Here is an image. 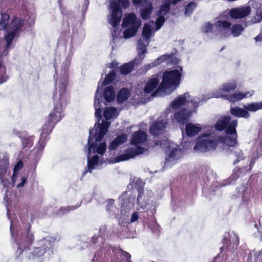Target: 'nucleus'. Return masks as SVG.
Wrapping results in <instances>:
<instances>
[{
	"mask_svg": "<svg viewBox=\"0 0 262 262\" xmlns=\"http://www.w3.org/2000/svg\"><path fill=\"white\" fill-rule=\"evenodd\" d=\"M64 70L63 75L61 76L58 84V99L55 104L54 110L48 116V121L43 124L40 136L41 138H47L51 134L55 125L60 121L64 115L63 110L66 107L70 99V95L67 91L69 84L68 68L70 65L69 60H66L63 63Z\"/></svg>",
	"mask_w": 262,
	"mask_h": 262,
	"instance_id": "f257e3e1",
	"label": "nucleus"
},
{
	"mask_svg": "<svg viewBox=\"0 0 262 262\" xmlns=\"http://www.w3.org/2000/svg\"><path fill=\"white\" fill-rule=\"evenodd\" d=\"M31 225L30 223L24 228L20 229L17 234L14 236L12 226H10V231L13 237H15V242L18 245V249L16 252V256H19L26 249H29L33 243L35 237L30 231Z\"/></svg>",
	"mask_w": 262,
	"mask_h": 262,
	"instance_id": "f03ea898",
	"label": "nucleus"
},
{
	"mask_svg": "<svg viewBox=\"0 0 262 262\" xmlns=\"http://www.w3.org/2000/svg\"><path fill=\"white\" fill-rule=\"evenodd\" d=\"M231 117L225 116L220 119L215 124V128L218 131L225 130L226 133L232 136L228 137L229 142L228 145L234 146L237 144V134L236 128L238 125L237 120L231 121Z\"/></svg>",
	"mask_w": 262,
	"mask_h": 262,
	"instance_id": "7ed1b4c3",
	"label": "nucleus"
},
{
	"mask_svg": "<svg viewBox=\"0 0 262 262\" xmlns=\"http://www.w3.org/2000/svg\"><path fill=\"white\" fill-rule=\"evenodd\" d=\"M181 76L182 74L178 69L165 71L163 75L162 81L158 89L153 93L152 96H155L159 90L176 89L180 84Z\"/></svg>",
	"mask_w": 262,
	"mask_h": 262,
	"instance_id": "20e7f679",
	"label": "nucleus"
},
{
	"mask_svg": "<svg viewBox=\"0 0 262 262\" xmlns=\"http://www.w3.org/2000/svg\"><path fill=\"white\" fill-rule=\"evenodd\" d=\"M118 3L114 2L111 4L112 10L110 17L108 18L109 23L113 27H117L120 23L122 12L119 4L124 8L129 6V0H117Z\"/></svg>",
	"mask_w": 262,
	"mask_h": 262,
	"instance_id": "39448f33",
	"label": "nucleus"
},
{
	"mask_svg": "<svg viewBox=\"0 0 262 262\" xmlns=\"http://www.w3.org/2000/svg\"><path fill=\"white\" fill-rule=\"evenodd\" d=\"M52 246L53 243L50 240L45 238L41 239L37 243L36 246L34 248L31 253V256L33 258L42 256Z\"/></svg>",
	"mask_w": 262,
	"mask_h": 262,
	"instance_id": "423d86ee",
	"label": "nucleus"
},
{
	"mask_svg": "<svg viewBox=\"0 0 262 262\" xmlns=\"http://www.w3.org/2000/svg\"><path fill=\"white\" fill-rule=\"evenodd\" d=\"M93 130H90L89 132V137L88 139V152L89 155L92 152V149L93 150V152L94 153L97 152V154L103 155L105 151L106 148V144L105 142L100 143L99 145H98V142L95 141V142H94L93 141L95 139V136H93Z\"/></svg>",
	"mask_w": 262,
	"mask_h": 262,
	"instance_id": "0eeeda50",
	"label": "nucleus"
},
{
	"mask_svg": "<svg viewBox=\"0 0 262 262\" xmlns=\"http://www.w3.org/2000/svg\"><path fill=\"white\" fill-rule=\"evenodd\" d=\"M217 144L218 141L216 140L204 139L196 143L194 149L202 152L213 150L216 148Z\"/></svg>",
	"mask_w": 262,
	"mask_h": 262,
	"instance_id": "6e6552de",
	"label": "nucleus"
},
{
	"mask_svg": "<svg viewBox=\"0 0 262 262\" xmlns=\"http://www.w3.org/2000/svg\"><path fill=\"white\" fill-rule=\"evenodd\" d=\"M167 123L163 120L159 119L150 126L149 132L154 136H158L164 134Z\"/></svg>",
	"mask_w": 262,
	"mask_h": 262,
	"instance_id": "1a4fd4ad",
	"label": "nucleus"
},
{
	"mask_svg": "<svg viewBox=\"0 0 262 262\" xmlns=\"http://www.w3.org/2000/svg\"><path fill=\"white\" fill-rule=\"evenodd\" d=\"M110 123L103 120L102 123L97 124V128L95 130V133H93V135L95 136V141L96 142H101L103 139L105 135L107 133Z\"/></svg>",
	"mask_w": 262,
	"mask_h": 262,
	"instance_id": "9d476101",
	"label": "nucleus"
},
{
	"mask_svg": "<svg viewBox=\"0 0 262 262\" xmlns=\"http://www.w3.org/2000/svg\"><path fill=\"white\" fill-rule=\"evenodd\" d=\"M147 140L146 133L141 130L134 132L132 134L130 139V143L134 146L142 145Z\"/></svg>",
	"mask_w": 262,
	"mask_h": 262,
	"instance_id": "9b49d317",
	"label": "nucleus"
},
{
	"mask_svg": "<svg viewBox=\"0 0 262 262\" xmlns=\"http://www.w3.org/2000/svg\"><path fill=\"white\" fill-rule=\"evenodd\" d=\"M192 113L191 110L183 108L174 113V119L178 123L183 125L188 121Z\"/></svg>",
	"mask_w": 262,
	"mask_h": 262,
	"instance_id": "f8f14e48",
	"label": "nucleus"
},
{
	"mask_svg": "<svg viewBox=\"0 0 262 262\" xmlns=\"http://www.w3.org/2000/svg\"><path fill=\"white\" fill-rule=\"evenodd\" d=\"M251 12L249 6L232 9L230 11V16L234 19L243 18L249 15Z\"/></svg>",
	"mask_w": 262,
	"mask_h": 262,
	"instance_id": "ddd939ff",
	"label": "nucleus"
},
{
	"mask_svg": "<svg viewBox=\"0 0 262 262\" xmlns=\"http://www.w3.org/2000/svg\"><path fill=\"white\" fill-rule=\"evenodd\" d=\"M102 98V95L100 92L99 91V88H98L95 95V99H94V107L95 109V117L98 119V122H99L102 118V109L101 108V104Z\"/></svg>",
	"mask_w": 262,
	"mask_h": 262,
	"instance_id": "4468645a",
	"label": "nucleus"
},
{
	"mask_svg": "<svg viewBox=\"0 0 262 262\" xmlns=\"http://www.w3.org/2000/svg\"><path fill=\"white\" fill-rule=\"evenodd\" d=\"M254 164V162L252 161H251L248 168H247V167H235L231 176L232 179L236 180L241 176H244L246 175L247 172H250Z\"/></svg>",
	"mask_w": 262,
	"mask_h": 262,
	"instance_id": "2eb2a0df",
	"label": "nucleus"
},
{
	"mask_svg": "<svg viewBox=\"0 0 262 262\" xmlns=\"http://www.w3.org/2000/svg\"><path fill=\"white\" fill-rule=\"evenodd\" d=\"M122 25L123 28L139 25V28L141 25V21L137 19V16L135 13H130L123 19Z\"/></svg>",
	"mask_w": 262,
	"mask_h": 262,
	"instance_id": "dca6fc26",
	"label": "nucleus"
},
{
	"mask_svg": "<svg viewBox=\"0 0 262 262\" xmlns=\"http://www.w3.org/2000/svg\"><path fill=\"white\" fill-rule=\"evenodd\" d=\"M202 130L200 124H194L188 122L185 124V133L188 137H192L195 136Z\"/></svg>",
	"mask_w": 262,
	"mask_h": 262,
	"instance_id": "f3484780",
	"label": "nucleus"
},
{
	"mask_svg": "<svg viewBox=\"0 0 262 262\" xmlns=\"http://www.w3.org/2000/svg\"><path fill=\"white\" fill-rule=\"evenodd\" d=\"M115 257L118 262H127L130 260V254L119 248L114 251Z\"/></svg>",
	"mask_w": 262,
	"mask_h": 262,
	"instance_id": "a211bd4d",
	"label": "nucleus"
},
{
	"mask_svg": "<svg viewBox=\"0 0 262 262\" xmlns=\"http://www.w3.org/2000/svg\"><path fill=\"white\" fill-rule=\"evenodd\" d=\"M189 97V93H185L181 95L175 99L171 102V107L173 109H179L180 107L184 105L187 102V98Z\"/></svg>",
	"mask_w": 262,
	"mask_h": 262,
	"instance_id": "6ab92c4d",
	"label": "nucleus"
},
{
	"mask_svg": "<svg viewBox=\"0 0 262 262\" xmlns=\"http://www.w3.org/2000/svg\"><path fill=\"white\" fill-rule=\"evenodd\" d=\"M127 140V136L125 134H122L117 136L110 143L108 149L111 150H115L120 145L125 143Z\"/></svg>",
	"mask_w": 262,
	"mask_h": 262,
	"instance_id": "aec40b11",
	"label": "nucleus"
},
{
	"mask_svg": "<svg viewBox=\"0 0 262 262\" xmlns=\"http://www.w3.org/2000/svg\"><path fill=\"white\" fill-rule=\"evenodd\" d=\"M168 60H170L171 63H178V59L176 57H174V54L172 53L170 54H164L161 56L160 57H158L157 59L154 60V64L158 65L161 64L162 62Z\"/></svg>",
	"mask_w": 262,
	"mask_h": 262,
	"instance_id": "412c9836",
	"label": "nucleus"
},
{
	"mask_svg": "<svg viewBox=\"0 0 262 262\" xmlns=\"http://www.w3.org/2000/svg\"><path fill=\"white\" fill-rule=\"evenodd\" d=\"M159 83V79L157 77L150 78L144 87V92L146 94L151 93L157 87Z\"/></svg>",
	"mask_w": 262,
	"mask_h": 262,
	"instance_id": "4be33fe9",
	"label": "nucleus"
},
{
	"mask_svg": "<svg viewBox=\"0 0 262 262\" xmlns=\"http://www.w3.org/2000/svg\"><path fill=\"white\" fill-rule=\"evenodd\" d=\"M116 93L113 86L106 87L103 92V97L107 102L113 101L115 98Z\"/></svg>",
	"mask_w": 262,
	"mask_h": 262,
	"instance_id": "5701e85b",
	"label": "nucleus"
},
{
	"mask_svg": "<svg viewBox=\"0 0 262 262\" xmlns=\"http://www.w3.org/2000/svg\"><path fill=\"white\" fill-rule=\"evenodd\" d=\"M230 113L233 116L238 117L248 118L250 116L249 112L245 108L243 109L238 106L231 108Z\"/></svg>",
	"mask_w": 262,
	"mask_h": 262,
	"instance_id": "b1692460",
	"label": "nucleus"
},
{
	"mask_svg": "<svg viewBox=\"0 0 262 262\" xmlns=\"http://www.w3.org/2000/svg\"><path fill=\"white\" fill-rule=\"evenodd\" d=\"M99 160V158L98 155H94L92 158H90V155L88 154L87 165L88 170H86L85 172H87L88 171L92 172V170L95 168L96 166L98 165Z\"/></svg>",
	"mask_w": 262,
	"mask_h": 262,
	"instance_id": "393cba45",
	"label": "nucleus"
},
{
	"mask_svg": "<svg viewBox=\"0 0 262 262\" xmlns=\"http://www.w3.org/2000/svg\"><path fill=\"white\" fill-rule=\"evenodd\" d=\"M12 31L19 35V33L24 25V20L19 17H15L12 21Z\"/></svg>",
	"mask_w": 262,
	"mask_h": 262,
	"instance_id": "a878e982",
	"label": "nucleus"
},
{
	"mask_svg": "<svg viewBox=\"0 0 262 262\" xmlns=\"http://www.w3.org/2000/svg\"><path fill=\"white\" fill-rule=\"evenodd\" d=\"M9 166V160L7 157L0 159V177H5Z\"/></svg>",
	"mask_w": 262,
	"mask_h": 262,
	"instance_id": "bb28decb",
	"label": "nucleus"
},
{
	"mask_svg": "<svg viewBox=\"0 0 262 262\" xmlns=\"http://www.w3.org/2000/svg\"><path fill=\"white\" fill-rule=\"evenodd\" d=\"M229 147H232L233 148L232 149H230L231 153L233 154L236 158V159L233 161V164L235 165L237 163H238L239 161L244 160L245 159V157L243 154V151L237 148H234V146H229Z\"/></svg>",
	"mask_w": 262,
	"mask_h": 262,
	"instance_id": "cd10ccee",
	"label": "nucleus"
},
{
	"mask_svg": "<svg viewBox=\"0 0 262 262\" xmlns=\"http://www.w3.org/2000/svg\"><path fill=\"white\" fill-rule=\"evenodd\" d=\"M245 96L242 95V93H235L232 94H228L222 95V97L225 99L229 100L231 102H235L239 101L244 98Z\"/></svg>",
	"mask_w": 262,
	"mask_h": 262,
	"instance_id": "c85d7f7f",
	"label": "nucleus"
},
{
	"mask_svg": "<svg viewBox=\"0 0 262 262\" xmlns=\"http://www.w3.org/2000/svg\"><path fill=\"white\" fill-rule=\"evenodd\" d=\"M153 10L152 5L151 3H148L145 8L141 9V16L144 20H147L150 17Z\"/></svg>",
	"mask_w": 262,
	"mask_h": 262,
	"instance_id": "c756f323",
	"label": "nucleus"
},
{
	"mask_svg": "<svg viewBox=\"0 0 262 262\" xmlns=\"http://www.w3.org/2000/svg\"><path fill=\"white\" fill-rule=\"evenodd\" d=\"M129 92L127 88H122L118 92L117 96V100L119 103H123L128 99Z\"/></svg>",
	"mask_w": 262,
	"mask_h": 262,
	"instance_id": "7c9ffc66",
	"label": "nucleus"
},
{
	"mask_svg": "<svg viewBox=\"0 0 262 262\" xmlns=\"http://www.w3.org/2000/svg\"><path fill=\"white\" fill-rule=\"evenodd\" d=\"M134 66V63L133 61L124 63L119 67V72L123 75H127L132 71Z\"/></svg>",
	"mask_w": 262,
	"mask_h": 262,
	"instance_id": "2f4dec72",
	"label": "nucleus"
},
{
	"mask_svg": "<svg viewBox=\"0 0 262 262\" xmlns=\"http://www.w3.org/2000/svg\"><path fill=\"white\" fill-rule=\"evenodd\" d=\"M139 28V25L136 26L128 27L123 32L124 37L126 39L129 38L136 35Z\"/></svg>",
	"mask_w": 262,
	"mask_h": 262,
	"instance_id": "473e14b6",
	"label": "nucleus"
},
{
	"mask_svg": "<svg viewBox=\"0 0 262 262\" xmlns=\"http://www.w3.org/2000/svg\"><path fill=\"white\" fill-rule=\"evenodd\" d=\"M244 107L248 112L250 111L254 112L259 110L262 109V101L248 103L247 105H244Z\"/></svg>",
	"mask_w": 262,
	"mask_h": 262,
	"instance_id": "72a5a7b5",
	"label": "nucleus"
},
{
	"mask_svg": "<svg viewBox=\"0 0 262 262\" xmlns=\"http://www.w3.org/2000/svg\"><path fill=\"white\" fill-rule=\"evenodd\" d=\"M135 157V154L131 152L130 148L125 151L124 154H121L115 158L116 162H119L129 160L130 158Z\"/></svg>",
	"mask_w": 262,
	"mask_h": 262,
	"instance_id": "f704fd0d",
	"label": "nucleus"
},
{
	"mask_svg": "<svg viewBox=\"0 0 262 262\" xmlns=\"http://www.w3.org/2000/svg\"><path fill=\"white\" fill-rule=\"evenodd\" d=\"M116 73L114 70H112L105 76L104 80L101 83V86H104L111 83L115 79Z\"/></svg>",
	"mask_w": 262,
	"mask_h": 262,
	"instance_id": "c9c22d12",
	"label": "nucleus"
},
{
	"mask_svg": "<svg viewBox=\"0 0 262 262\" xmlns=\"http://www.w3.org/2000/svg\"><path fill=\"white\" fill-rule=\"evenodd\" d=\"M19 34H17L12 30L7 33L5 35V38L6 41V47L8 48L11 45L14 38L15 37H18Z\"/></svg>",
	"mask_w": 262,
	"mask_h": 262,
	"instance_id": "e433bc0d",
	"label": "nucleus"
},
{
	"mask_svg": "<svg viewBox=\"0 0 262 262\" xmlns=\"http://www.w3.org/2000/svg\"><path fill=\"white\" fill-rule=\"evenodd\" d=\"M1 19L0 20V30L5 29L9 23L10 16L7 13H1Z\"/></svg>",
	"mask_w": 262,
	"mask_h": 262,
	"instance_id": "4c0bfd02",
	"label": "nucleus"
},
{
	"mask_svg": "<svg viewBox=\"0 0 262 262\" xmlns=\"http://www.w3.org/2000/svg\"><path fill=\"white\" fill-rule=\"evenodd\" d=\"M222 90L223 91L225 92H229L231 91H234L237 86V84L235 81H232L224 83L222 85Z\"/></svg>",
	"mask_w": 262,
	"mask_h": 262,
	"instance_id": "58836bf2",
	"label": "nucleus"
},
{
	"mask_svg": "<svg viewBox=\"0 0 262 262\" xmlns=\"http://www.w3.org/2000/svg\"><path fill=\"white\" fill-rule=\"evenodd\" d=\"M170 10V6L169 3H164L160 7L158 11V15L165 16L166 14L169 13Z\"/></svg>",
	"mask_w": 262,
	"mask_h": 262,
	"instance_id": "ea45409f",
	"label": "nucleus"
},
{
	"mask_svg": "<svg viewBox=\"0 0 262 262\" xmlns=\"http://www.w3.org/2000/svg\"><path fill=\"white\" fill-rule=\"evenodd\" d=\"M232 34L234 37L238 36L244 30V28L241 24L233 25L230 28Z\"/></svg>",
	"mask_w": 262,
	"mask_h": 262,
	"instance_id": "a19ab883",
	"label": "nucleus"
},
{
	"mask_svg": "<svg viewBox=\"0 0 262 262\" xmlns=\"http://www.w3.org/2000/svg\"><path fill=\"white\" fill-rule=\"evenodd\" d=\"M151 34V28L148 23H146L144 24L142 30V35L145 38V39L147 40L150 38Z\"/></svg>",
	"mask_w": 262,
	"mask_h": 262,
	"instance_id": "79ce46f5",
	"label": "nucleus"
},
{
	"mask_svg": "<svg viewBox=\"0 0 262 262\" xmlns=\"http://www.w3.org/2000/svg\"><path fill=\"white\" fill-rule=\"evenodd\" d=\"M116 111V108L113 107L106 108L103 112V115L105 119L106 120L110 119Z\"/></svg>",
	"mask_w": 262,
	"mask_h": 262,
	"instance_id": "37998d69",
	"label": "nucleus"
},
{
	"mask_svg": "<svg viewBox=\"0 0 262 262\" xmlns=\"http://www.w3.org/2000/svg\"><path fill=\"white\" fill-rule=\"evenodd\" d=\"M215 25L217 28H223L225 29H230L231 26V23L227 20H217Z\"/></svg>",
	"mask_w": 262,
	"mask_h": 262,
	"instance_id": "c03bdc74",
	"label": "nucleus"
},
{
	"mask_svg": "<svg viewBox=\"0 0 262 262\" xmlns=\"http://www.w3.org/2000/svg\"><path fill=\"white\" fill-rule=\"evenodd\" d=\"M196 7V3L191 2L186 5L185 7V14L186 15L191 14Z\"/></svg>",
	"mask_w": 262,
	"mask_h": 262,
	"instance_id": "a18cd8bd",
	"label": "nucleus"
},
{
	"mask_svg": "<svg viewBox=\"0 0 262 262\" xmlns=\"http://www.w3.org/2000/svg\"><path fill=\"white\" fill-rule=\"evenodd\" d=\"M80 206V204H77L75 206H68L67 207H61L59 210V212L60 214H64L66 213H68V212H69L70 211L74 210L77 209Z\"/></svg>",
	"mask_w": 262,
	"mask_h": 262,
	"instance_id": "49530a36",
	"label": "nucleus"
},
{
	"mask_svg": "<svg viewBox=\"0 0 262 262\" xmlns=\"http://www.w3.org/2000/svg\"><path fill=\"white\" fill-rule=\"evenodd\" d=\"M159 16L157 18L156 21V29H159L164 24L165 21V18L164 16L158 15Z\"/></svg>",
	"mask_w": 262,
	"mask_h": 262,
	"instance_id": "de8ad7c7",
	"label": "nucleus"
},
{
	"mask_svg": "<svg viewBox=\"0 0 262 262\" xmlns=\"http://www.w3.org/2000/svg\"><path fill=\"white\" fill-rule=\"evenodd\" d=\"M213 28V24L209 22L206 23L202 28V30L204 33H208L212 31Z\"/></svg>",
	"mask_w": 262,
	"mask_h": 262,
	"instance_id": "09e8293b",
	"label": "nucleus"
},
{
	"mask_svg": "<svg viewBox=\"0 0 262 262\" xmlns=\"http://www.w3.org/2000/svg\"><path fill=\"white\" fill-rule=\"evenodd\" d=\"M201 101H202L199 99H193L191 100L190 103L191 104V106L190 110L192 111V113L198 108Z\"/></svg>",
	"mask_w": 262,
	"mask_h": 262,
	"instance_id": "8fccbe9b",
	"label": "nucleus"
},
{
	"mask_svg": "<svg viewBox=\"0 0 262 262\" xmlns=\"http://www.w3.org/2000/svg\"><path fill=\"white\" fill-rule=\"evenodd\" d=\"M223 246L220 248V250L221 252H223V251L224 249H230V244L231 243V240L228 239L227 237H224L223 239Z\"/></svg>",
	"mask_w": 262,
	"mask_h": 262,
	"instance_id": "3c124183",
	"label": "nucleus"
},
{
	"mask_svg": "<svg viewBox=\"0 0 262 262\" xmlns=\"http://www.w3.org/2000/svg\"><path fill=\"white\" fill-rule=\"evenodd\" d=\"M47 141V138H41V136H40V138L37 146L38 150L41 151L43 150L45 146L46 145Z\"/></svg>",
	"mask_w": 262,
	"mask_h": 262,
	"instance_id": "603ef678",
	"label": "nucleus"
},
{
	"mask_svg": "<svg viewBox=\"0 0 262 262\" xmlns=\"http://www.w3.org/2000/svg\"><path fill=\"white\" fill-rule=\"evenodd\" d=\"M136 148H130V151L133 154H135V157L137 155L142 154L144 152L145 149L141 146H136Z\"/></svg>",
	"mask_w": 262,
	"mask_h": 262,
	"instance_id": "864d4df0",
	"label": "nucleus"
},
{
	"mask_svg": "<svg viewBox=\"0 0 262 262\" xmlns=\"http://www.w3.org/2000/svg\"><path fill=\"white\" fill-rule=\"evenodd\" d=\"M22 144H23V146L24 148H29L32 146L33 142L31 139H30L29 138H24L22 139Z\"/></svg>",
	"mask_w": 262,
	"mask_h": 262,
	"instance_id": "5fc2aeb1",
	"label": "nucleus"
},
{
	"mask_svg": "<svg viewBox=\"0 0 262 262\" xmlns=\"http://www.w3.org/2000/svg\"><path fill=\"white\" fill-rule=\"evenodd\" d=\"M24 164L22 161L20 160L15 164L14 167L13 174H16L21 169L23 168Z\"/></svg>",
	"mask_w": 262,
	"mask_h": 262,
	"instance_id": "6e6d98bb",
	"label": "nucleus"
},
{
	"mask_svg": "<svg viewBox=\"0 0 262 262\" xmlns=\"http://www.w3.org/2000/svg\"><path fill=\"white\" fill-rule=\"evenodd\" d=\"M178 152V149L177 148L172 149L168 155V158H166V159H168L169 160H172L175 159L177 156V153Z\"/></svg>",
	"mask_w": 262,
	"mask_h": 262,
	"instance_id": "4d7b16f0",
	"label": "nucleus"
},
{
	"mask_svg": "<svg viewBox=\"0 0 262 262\" xmlns=\"http://www.w3.org/2000/svg\"><path fill=\"white\" fill-rule=\"evenodd\" d=\"M146 50L147 49L145 46H142V47H140L139 48L138 54L140 56L141 60H142L144 58V54L146 52Z\"/></svg>",
	"mask_w": 262,
	"mask_h": 262,
	"instance_id": "13d9d810",
	"label": "nucleus"
},
{
	"mask_svg": "<svg viewBox=\"0 0 262 262\" xmlns=\"http://www.w3.org/2000/svg\"><path fill=\"white\" fill-rule=\"evenodd\" d=\"M144 185V183L140 179L137 180L135 183V187L138 190L143 189Z\"/></svg>",
	"mask_w": 262,
	"mask_h": 262,
	"instance_id": "bf43d9fd",
	"label": "nucleus"
},
{
	"mask_svg": "<svg viewBox=\"0 0 262 262\" xmlns=\"http://www.w3.org/2000/svg\"><path fill=\"white\" fill-rule=\"evenodd\" d=\"M1 184L4 187H8L9 185L10 182L8 179H5V177H0Z\"/></svg>",
	"mask_w": 262,
	"mask_h": 262,
	"instance_id": "052dcab7",
	"label": "nucleus"
},
{
	"mask_svg": "<svg viewBox=\"0 0 262 262\" xmlns=\"http://www.w3.org/2000/svg\"><path fill=\"white\" fill-rule=\"evenodd\" d=\"M139 218V213L138 212H134L131 217L130 222L133 223L137 221Z\"/></svg>",
	"mask_w": 262,
	"mask_h": 262,
	"instance_id": "680f3d73",
	"label": "nucleus"
},
{
	"mask_svg": "<svg viewBox=\"0 0 262 262\" xmlns=\"http://www.w3.org/2000/svg\"><path fill=\"white\" fill-rule=\"evenodd\" d=\"M27 181V177H23L21 179V182L17 185V188L23 187Z\"/></svg>",
	"mask_w": 262,
	"mask_h": 262,
	"instance_id": "e2e57ef3",
	"label": "nucleus"
},
{
	"mask_svg": "<svg viewBox=\"0 0 262 262\" xmlns=\"http://www.w3.org/2000/svg\"><path fill=\"white\" fill-rule=\"evenodd\" d=\"M138 195L137 196V202L138 203L140 201V199L142 198L143 193H144V190L143 189H140L139 190H138Z\"/></svg>",
	"mask_w": 262,
	"mask_h": 262,
	"instance_id": "0e129e2a",
	"label": "nucleus"
},
{
	"mask_svg": "<svg viewBox=\"0 0 262 262\" xmlns=\"http://www.w3.org/2000/svg\"><path fill=\"white\" fill-rule=\"evenodd\" d=\"M232 243L236 248L239 244V237L237 235H234V238L232 240Z\"/></svg>",
	"mask_w": 262,
	"mask_h": 262,
	"instance_id": "69168bd1",
	"label": "nucleus"
},
{
	"mask_svg": "<svg viewBox=\"0 0 262 262\" xmlns=\"http://www.w3.org/2000/svg\"><path fill=\"white\" fill-rule=\"evenodd\" d=\"M146 0H133L134 5H139L142 3L146 2Z\"/></svg>",
	"mask_w": 262,
	"mask_h": 262,
	"instance_id": "338daca9",
	"label": "nucleus"
},
{
	"mask_svg": "<svg viewBox=\"0 0 262 262\" xmlns=\"http://www.w3.org/2000/svg\"><path fill=\"white\" fill-rule=\"evenodd\" d=\"M254 39L256 42L262 41V32L254 37Z\"/></svg>",
	"mask_w": 262,
	"mask_h": 262,
	"instance_id": "774afa93",
	"label": "nucleus"
}]
</instances>
